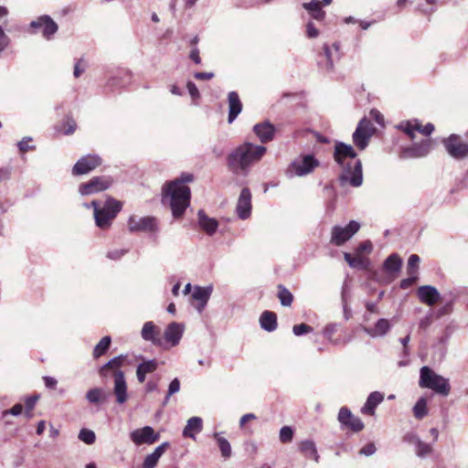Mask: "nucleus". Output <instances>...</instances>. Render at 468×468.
<instances>
[{
  "label": "nucleus",
  "instance_id": "21",
  "mask_svg": "<svg viewBox=\"0 0 468 468\" xmlns=\"http://www.w3.org/2000/svg\"><path fill=\"white\" fill-rule=\"evenodd\" d=\"M253 132L262 144H266L273 140L276 129L271 122H263L255 124Z\"/></svg>",
  "mask_w": 468,
  "mask_h": 468
},
{
  "label": "nucleus",
  "instance_id": "16",
  "mask_svg": "<svg viewBox=\"0 0 468 468\" xmlns=\"http://www.w3.org/2000/svg\"><path fill=\"white\" fill-rule=\"evenodd\" d=\"M338 421L354 432H359L364 429V423L360 418L352 414L346 407H342L338 413Z\"/></svg>",
  "mask_w": 468,
  "mask_h": 468
},
{
  "label": "nucleus",
  "instance_id": "11",
  "mask_svg": "<svg viewBox=\"0 0 468 468\" xmlns=\"http://www.w3.org/2000/svg\"><path fill=\"white\" fill-rule=\"evenodd\" d=\"M30 27L35 33L41 32L42 36L47 39H50L58 29L57 23L48 15L40 16L36 20H33L30 23Z\"/></svg>",
  "mask_w": 468,
  "mask_h": 468
},
{
  "label": "nucleus",
  "instance_id": "20",
  "mask_svg": "<svg viewBox=\"0 0 468 468\" xmlns=\"http://www.w3.org/2000/svg\"><path fill=\"white\" fill-rule=\"evenodd\" d=\"M142 337L146 341H151L154 346H163V337L161 329L153 322H146L142 329Z\"/></svg>",
  "mask_w": 468,
  "mask_h": 468
},
{
  "label": "nucleus",
  "instance_id": "34",
  "mask_svg": "<svg viewBox=\"0 0 468 468\" xmlns=\"http://www.w3.org/2000/svg\"><path fill=\"white\" fill-rule=\"evenodd\" d=\"M300 452L304 455L305 458L313 459L316 463L319 461V455L313 441L306 440L301 441L299 444Z\"/></svg>",
  "mask_w": 468,
  "mask_h": 468
},
{
  "label": "nucleus",
  "instance_id": "2",
  "mask_svg": "<svg viewBox=\"0 0 468 468\" xmlns=\"http://www.w3.org/2000/svg\"><path fill=\"white\" fill-rule=\"evenodd\" d=\"M266 152L265 146L246 142L229 153L227 165L234 174H247L250 167L260 162Z\"/></svg>",
  "mask_w": 468,
  "mask_h": 468
},
{
  "label": "nucleus",
  "instance_id": "40",
  "mask_svg": "<svg viewBox=\"0 0 468 468\" xmlns=\"http://www.w3.org/2000/svg\"><path fill=\"white\" fill-rule=\"evenodd\" d=\"M414 417L418 420L423 419L428 414L427 400L425 398H420L413 407Z\"/></svg>",
  "mask_w": 468,
  "mask_h": 468
},
{
  "label": "nucleus",
  "instance_id": "5",
  "mask_svg": "<svg viewBox=\"0 0 468 468\" xmlns=\"http://www.w3.org/2000/svg\"><path fill=\"white\" fill-rule=\"evenodd\" d=\"M419 385L423 388H430L437 394L448 396L451 391V386L448 379L435 373L429 367L420 368Z\"/></svg>",
  "mask_w": 468,
  "mask_h": 468
},
{
  "label": "nucleus",
  "instance_id": "46",
  "mask_svg": "<svg viewBox=\"0 0 468 468\" xmlns=\"http://www.w3.org/2000/svg\"><path fill=\"white\" fill-rule=\"evenodd\" d=\"M138 367L145 374L153 373L157 369V362L155 359L144 361Z\"/></svg>",
  "mask_w": 468,
  "mask_h": 468
},
{
  "label": "nucleus",
  "instance_id": "3",
  "mask_svg": "<svg viewBox=\"0 0 468 468\" xmlns=\"http://www.w3.org/2000/svg\"><path fill=\"white\" fill-rule=\"evenodd\" d=\"M179 182H166L162 189L163 202H169L174 218H181L190 205L191 191L188 186H180Z\"/></svg>",
  "mask_w": 468,
  "mask_h": 468
},
{
  "label": "nucleus",
  "instance_id": "33",
  "mask_svg": "<svg viewBox=\"0 0 468 468\" xmlns=\"http://www.w3.org/2000/svg\"><path fill=\"white\" fill-rule=\"evenodd\" d=\"M210 292L208 288L197 287L192 293V298L197 302L196 307L199 312L206 306L209 299Z\"/></svg>",
  "mask_w": 468,
  "mask_h": 468
},
{
  "label": "nucleus",
  "instance_id": "61",
  "mask_svg": "<svg viewBox=\"0 0 468 468\" xmlns=\"http://www.w3.org/2000/svg\"><path fill=\"white\" fill-rule=\"evenodd\" d=\"M432 323V314L426 315L420 321L419 326L420 329H427Z\"/></svg>",
  "mask_w": 468,
  "mask_h": 468
},
{
  "label": "nucleus",
  "instance_id": "49",
  "mask_svg": "<svg viewBox=\"0 0 468 468\" xmlns=\"http://www.w3.org/2000/svg\"><path fill=\"white\" fill-rule=\"evenodd\" d=\"M31 141L30 137H26L18 143V149L22 154L35 149V146L29 144Z\"/></svg>",
  "mask_w": 468,
  "mask_h": 468
},
{
  "label": "nucleus",
  "instance_id": "54",
  "mask_svg": "<svg viewBox=\"0 0 468 468\" xmlns=\"http://www.w3.org/2000/svg\"><path fill=\"white\" fill-rule=\"evenodd\" d=\"M23 411V405L20 403H17L14 405L10 410H5L3 412V417H6L8 414H12L14 416H18Z\"/></svg>",
  "mask_w": 468,
  "mask_h": 468
},
{
  "label": "nucleus",
  "instance_id": "10",
  "mask_svg": "<svg viewBox=\"0 0 468 468\" xmlns=\"http://www.w3.org/2000/svg\"><path fill=\"white\" fill-rule=\"evenodd\" d=\"M432 147L433 140L430 138L424 139L420 143L403 148L400 151L399 157L403 159L423 157L431 152Z\"/></svg>",
  "mask_w": 468,
  "mask_h": 468
},
{
  "label": "nucleus",
  "instance_id": "26",
  "mask_svg": "<svg viewBox=\"0 0 468 468\" xmlns=\"http://www.w3.org/2000/svg\"><path fill=\"white\" fill-rule=\"evenodd\" d=\"M384 400V395L378 391H374L369 394L367 399L363 406L361 411L366 415H374L375 409Z\"/></svg>",
  "mask_w": 468,
  "mask_h": 468
},
{
  "label": "nucleus",
  "instance_id": "31",
  "mask_svg": "<svg viewBox=\"0 0 468 468\" xmlns=\"http://www.w3.org/2000/svg\"><path fill=\"white\" fill-rule=\"evenodd\" d=\"M202 419L199 417H192L187 420L183 431V436L195 439V435L202 431Z\"/></svg>",
  "mask_w": 468,
  "mask_h": 468
},
{
  "label": "nucleus",
  "instance_id": "19",
  "mask_svg": "<svg viewBox=\"0 0 468 468\" xmlns=\"http://www.w3.org/2000/svg\"><path fill=\"white\" fill-rule=\"evenodd\" d=\"M419 300L429 306L437 303L441 299V294L438 290L431 285H422L417 290Z\"/></svg>",
  "mask_w": 468,
  "mask_h": 468
},
{
  "label": "nucleus",
  "instance_id": "47",
  "mask_svg": "<svg viewBox=\"0 0 468 468\" xmlns=\"http://www.w3.org/2000/svg\"><path fill=\"white\" fill-rule=\"evenodd\" d=\"M337 330H338L337 324H329L324 329V335L328 340L336 343L338 340L334 339V335L337 332Z\"/></svg>",
  "mask_w": 468,
  "mask_h": 468
},
{
  "label": "nucleus",
  "instance_id": "64",
  "mask_svg": "<svg viewBox=\"0 0 468 468\" xmlns=\"http://www.w3.org/2000/svg\"><path fill=\"white\" fill-rule=\"evenodd\" d=\"M196 80H208L214 77V73L212 72H197L194 75Z\"/></svg>",
  "mask_w": 468,
  "mask_h": 468
},
{
  "label": "nucleus",
  "instance_id": "14",
  "mask_svg": "<svg viewBox=\"0 0 468 468\" xmlns=\"http://www.w3.org/2000/svg\"><path fill=\"white\" fill-rule=\"evenodd\" d=\"M130 438L136 445L153 444L159 440L160 435L155 433L152 427L145 426L132 431Z\"/></svg>",
  "mask_w": 468,
  "mask_h": 468
},
{
  "label": "nucleus",
  "instance_id": "18",
  "mask_svg": "<svg viewBox=\"0 0 468 468\" xmlns=\"http://www.w3.org/2000/svg\"><path fill=\"white\" fill-rule=\"evenodd\" d=\"M127 356L123 355L112 358L100 368L99 374L102 378H107L111 375L115 378L118 373L122 372L121 367L124 365Z\"/></svg>",
  "mask_w": 468,
  "mask_h": 468
},
{
  "label": "nucleus",
  "instance_id": "28",
  "mask_svg": "<svg viewBox=\"0 0 468 468\" xmlns=\"http://www.w3.org/2000/svg\"><path fill=\"white\" fill-rule=\"evenodd\" d=\"M197 216L200 228L207 235H213L218 229V222L215 218H208L203 210H199Z\"/></svg>",
  "mask_w": 468,
  "mask_h": 468
},
{
  "label": "nucleus",
  "instance_id": "6",
  "mask_svg": "<svg viewBox=\"0 0 468 468\" xmlns=\"http://www.w3.org/2000/svg\"><path fill=\"white\" fill-rule=\"evenodd\" d=\"M441 144L452 158L462 160L468 157V142L463 141L459 134L452 133L443 138Z\"/></svg>",
  "mask_w": 468,
  "mask_h": 468
},
{
  "label": "nucleus",
  "instance_id": "27",
  "mask_svg": "<svg viewBox=\"0 0 468 468\" xmlns=\"http://www.w3.org/2000/svg\"><path fill=\"white\" fill-rule=\"evenodd\" d=\"M391 325L388 319H378L373 327H363V330L371 337L385 335L390 329Z\"/></svg>",
  "mask_w": 468,
  "mask_h": 468
},
{
  "label": "nucleus",
  "instance_id": "29",
  "mask_svg": "<svg viewBox=\"0 0 468 468\" xmlns=\"http://www.w3.org/2000/svg\"><path fill=\"white\" fill-rule=\"evenodd\" d=\"M260 324L267 332L274 331L278 326L276 314L271 311H264L260 317Z\"/></svg>",
  "mask_w": 468,
  "mask_h": 468
},
{
  "label": "nucleus",
  "instance_id": "60",
  "mask_svg": "<svg viewBox=\"0 0 468 468\" xmlns=\"http://www.w3.org/2000/svg\"><path fill=\"white\" fill-rule=\"evenodd\" d=\"M452 310V306L451 303H446L442 307L437 310L436 312V317L440 318L441 316L449 314Z\"/></svg>",
  "mask_w": 468,
  "mask_h": 468
},
{
  "label": "nucleus",
  "instance_id": "43",
  "mask_svg": "<svg viewBox=\"0 0 468 468\" xmlns=\"http://www.w3.org/2000/svg\"><path fill=\"white\" fill-rule=\"evenodd\" d=\"M420 257L417 254H412L408 260L407 271L409 275H416L419 268Z\"/></svg>",
  "mask_w": 468,
  "mask_h": 468
},
{
  "label": "nucleus",
  "instance_id": "48",
  "mask_svg": "<svg viewBox=\"0 0 468 468\" xmlns=\"http://www.w3.org/2000/svg\"><path fill=\"white\" fill-rule=\"evenodd\" d=\"M313 330L314 329L311 325L303 324V323L295 324L292 327V332L295 335H302L304 334H309V333H312Z\"/></svg>",
  "mask_w": 468,
  "mask_h": 468
},
{
  "label": "nucleus",
  "instance_id": "17",
  "mask_svg": "<svg viewBox=\"0 0 468 468\" xmlns=\"http://www.w3.org/2000/svg\"><path fill=\"white\" fill-rule=\"evenodd\" d=\"M251 193L248 187H244L239 197L236 212L239 218L247 219L251 214Z\"/></svg>",
  "mask_w": 468,
  "mask_h": 468
},
{
  "label": "nucleus",
  "instance_id": "37",
  "mask_svg": "<svg viewBox=\"0 0 468 468\" xmlns=\"http://www.w3.org/2000/svg\"><path fill=\"white\" fill-rule=\"evenodd\" d=\"M112 338L109 335L102 337L100 342L95 346L92 356L95 359L105 355L110 348Z\"/></svg>",
  "mask_w": 468,
  "mask_h": 468
},
{
  "label": "nucleus",
  "instance_id": "25",
  "mask_svg": "<svg viewBox=\"0 0 468 468\" xmlns=\"http://www.w3.org/2000/svg\"><path fill=\"white\" fill-rule=\"evenodd\" d=\"M228 101L229 109L228 121L229 123H231L241 112L242 102L237 91H230L228 94Z\"/></svg>",
  "mask_w": 468,
  "mask_h": 468
},
{
  "label": "nucleus",
  "instance_id": "12",
  "mask_svg": "<svg viewBox=\"0 0 468 468\" xmlns=\"http://www.w3.org/2000/svg\"><path fill=\"white\" fill-rule=\"evenodd\" d=\"M101 163L102 160L98 154L84 155L74 165L72 168V175L81 176L88 174L99 167Z\"/></svg>",
  "mask_w": 468,
  "mask_h": 468
},
{
  "label": "nucleus",
  "instance_id": "45",
  "mask_svg": "<svg viewBox=\"0 0 468 468\" xmlns=\"http://www.w3.org/2000/svg\"><path fill=\"white\" fill-rule=\"evenodd\" d=\"M280 441L282 443H289L293 438V430L289 426H283L280 431Z\"/></svg>",
  "mask_w": 468,
  "mask_h": 468
},
{
  "label": "nucleus",
  "instance_id": "23",
  "mask_svg": "<svg viewBox=\"0 0 468 468\" xmlns=\"http://www.w3.org/2000/svg\"><path fill=\"white\" fill-rule=\"evenodd\" d=\"M113 393L116 396V401L119 404L124 403L127 399V384L124 378V373L120 372L114 378Z\"/></svg>",
  "mask_w": 468,
  "mask_h": 468
},
{
  "label": "nucleus",
  "instance_id": "9",
  "mask_svg": "<svg viewBox=\"0 0 468 468\" xmlns=\"http://www.w3.org/2000/svg\"><path fill=\"white\" fill-rule=\"evenodd\" d=\"M360 229V224L351 220L346 227L335 226L331 231L330 242L335 246H342L348 241Z\"/></svg>",
  "mask_w": 468,
  "mask_h": 468
},
{
  "label": "nucleus",
  "instance_id": "63",
  "mask_svg": "<svg viewBox=\"0 0 468 468\" xmlns=\"http://www.w3.org/2000/svg\"><path fill=\"white\" fill-rule=\"evenodd\" d=\"M369 114L378 124L384 123V117L377 109H372Z\"/></svg>",
  "mask_w": 468,
  "mask_h": 468
},
{
  "label": "nucleus",
  "instance_id": "15",
  "mask_svg": "<svg viewBox=\"0 0 468 468\" xmlns=\"http://www.w3.org/2000/svg\"><path fill=\"white\" fill-rule=\"evenodd\" d=\"M318 165V160L313 155H305L301 160L292 163L289 171L296 176H302L311 173Z\"/></svg>",
  "mask_w": 468,
  "mask_h": 468
},
{
  "label": "nucleus",
  "instance_id": "35",
  "mask_svg": "<svg viewBox=\"0 0 468 468\" xmlns=\"http://www.w3.org/2000/svg\"><path fill=\"white\" fill-rule=\"evenodd\" d=\"M344 258L348 265L352 268L367 270L368 267V260L360 254L353 256L348 252H345Z\"/></svg>",
  "mask_w": 468,
  "mask_h": 468
},
{
  "label": "nucleus",
  "instance_id": "53",
  "mask_svg": "<svg viewBox=\"0 0 468 468\" xmlns=\"http://www.w3.org/2000/svg\"><path fill=\"white\" fill-rule=\"evenodd\" d=\"M179 389H180V381L177 378L173 379L171 381V383L169 384L168 392H167L165 399L167 400L171 395L176 393L177 391H179Z\"/></svg>",
  "mask_w": 468,
  "mask_h": 468
},
{
  "label": "nucleus",
  "instance_id": "39",
  "mask_svg": "<svg viewBox=\"0 0 468 468\" xmlns=\"http://www.w3.org/2000/svg\"><path fill=\"white\" fill-rule=\"evenodd\" d=\"M214 439L217 441V444L220 450L222 457H224L225 459L229 458L231 456L232 451H231V446H230V443L229 442V441L227 439H225L224 437L220 436V434L217 433V432L214 433Z\"/></svg>",
  "mask_w": 468,
  "mask_h": 468
},
{
  "label": "nucleus",
  "instance_id": "44",
  "mask_svg": "<svg viewBox=\"0 0 468 468\" xmlns=\"http://www.w3.org/2000/svg\"><path fill=\"white\" fill-rule=\"evenodd\" d=\"M79 439L86 444H92L95 441L96 436L91 430L81 429L79 433Z\"/></svg>",
  "mask_w": 468,
  "mask_h": 468
},
{
  "label": "nucleus",
  "instance_id": "13",
  "mask_svg": "<svg viewBox=\"0 0 468 468\" xmlns=\"http://www.w3.org/2000/svg\"><path fill=\"white\" fill-rule=\"evenodd\" d=\"M399 128L403 131L410 140L415 138V132H419L425 136L431 135L434 132V125L431 122L422 125L418 120L403 122Z\"/></svg>",
  "mask_w": 468,
  "mask_h": 468
},
{
  "label": "nucleus",
  "instance_id": "55",
  "mask_svg": "<svg viewBox=\"0 0 468 468\" xmlns=\"http://www.w3.org/2000/svg\"><path fill=\"white\" fill-rule=\"evenodd\" d=\"M417 279L415 274L410 275V277L401 280L400 288L403 290L410 288L416 282Z\"/></svg>",
  "mask_w": 468,
  "mask_h": 468
},
{
  "label": "nucleus",
  "instance_id": "4",
  "mask_svg": "<svg viewBox=\"0 0 468 468\" xmlns=\"http://www.w3.org/2000/svg\"><path fill=\"white\" fill-rule=\"evenodd\" d=\"M90 206L93 207L95 224L101 229H108L122 208V203L112 197L106 199L101 207L96 200Z\"/></svg>",
  "mask_w": 468,
  "mask_h": 468
},
{
  "label": "nucleus",
  "instance_id": "38",
  "mask_svg": "<svg viewBox=\"0 0 468 468\" xmlns=\"http://www.w3.org/2000/svg\"><path fill=\"white\" fill-rule=\"evenodd\" d=\"M277 289V297L279 298L281 304L285 307L291 306L293 302L292 293L282 284H279Z\"/></svg>",
  "mask_w": 468,
  "mask_h": 468
},
{
  "label": "nucleus",
  "instance_id": "32",
  "mask_svg": "<svg viewBox=\"0 0 468 468\" xmlns=\"http://www.w3.org/2000/svg\"><path fill=\"white\" fill-rule=\"evenodd\" d=\"M303 7L310 13L314 19L317 21H323L325 17V12L322 9L321 2L318 0H312L309 3H303Z\"/></svg>",
  "mask_w": 468,
  "mask_h": 468
},
{
  "label": "nucleus",
  "instance_id": "50",
  "mask_svg": "<svg viewBox=\"0 0 468 468\" xmlns=\"http://www.w3.org/2000/svg\"><path fill=\"white\" fill-rule=\"evenodd\" d=\"M158 458L154 454H148L143 463V468H154L158 463Z\"/></svg>",
  "mask_w": 468,
  "mask_h": 468
},
{
  "label": "nucleus",
  "instance_id": "59",
  "mask_svg": "<svg viewBox=\"0 0 468 468\" xmlns=\"http://www.w3.org/2000/svg\"><path fill=\"white\" fill-rule=\"evenodd\" d=\"M86 62L83 58H80L74 66V76L76 78H79L81 73L85 70Z\"/></svg>",
  "mask_w": 468,
  "mask_h": 468
},
{
  "label": "nucleus",
  "instance_id": "51",
  "mask_svg": "<svg viewBox=\"0 0 468 468\" xmlns=\"http://www.w3.org/2000/svg\"><path fill=\"white\" fill-rule=\"evenodd\" d=\"M37 396L29 397L25 401L26 414L29 417L37 400Z\"/></svg>",
  "mask_w": 468,
  "mask_h": 468
},
{
  "label": "nucleus",
  "instance_id": "52",
  "mask_svg": "<svg viewBox=\"0 0 468 468\" xmlns=\"http://www.w3.org/2000/svg\"><path fill=\"white\" fill-rule=\"evenodd\" d=\"M186 87L193 101L198 100L200 98L199 90L194 82L188 81Z\"/></svg>",
  "mask_w": 468,
  "mask_h": 468
},
{
  "label": "nucleus",
  "instance_id": "7",
  "mask_svg": "<svg viewBox=\"0 0 468 468\" xmlns=\"http://www.w3.org/2000/svg\"><path fill=\"white\" fill-rule=\"evenodd\" d=\"M375 128L370 120L363 118L358 122L353 133V143L359 150H364L368 145Z\"/></svg>",
  "mask_w": 468,
  "mask_h": 468
},
{
  "label": "nucleus",
  "instance_id": "41",
  "mask_svg": "<svg viewBox=\"0 0 468 468\" xmlns=\"http://www.w3.org/2000/svg\"><path fill=\"white\" fill-rule=\"evenodd\" d=\"M77 128L76 122L72 119L68 117L66 122L61 124L58 128V132L62 133L63 134L69 135L72 134Z\"/></svg>",
  "mask_w": 468,
  "mask_h": 468
},
{
  "label": "nucleus",
  "instance_id": "56",
  "mask_svg": "<svg viewBox=\"0 0 468 468\" xmlns=\"http://www.w3.org/2000/svg\"><path fill=\"white\" fill-rule=\"evenodd\" d=\"M194 180V176L192 174L183 173L178 178H176L174 181L179 182L180 186H186V184L192 182Z\"/></svg>",
  "mask_w": 468,
  "mask_h": 468
},
{
  "label": "nucleus",
  "instance_id": "62",
  "mask_svg": "<svg viewBox=\"0 0 468 468\" xmlns=\"http://www.w3.org/2000/svg\"><path fill=\"white\" fill-rule=\"evenodd\" d=\"M8 42V37L5 34L3 28L0 27V52L7 47Z\"/></svg>",
  "mask_w": 468,
  "mask_h": 468
},
{
  "label": "nucleus",
  "instance_id": "8",
  "mask_svg": "<svg viewBox=\"0 0 468 468\" xmlns=\"http://www.w3.org/2000/svg\"><path fill=\"white\" fill-rule=\"evenodd\" d=\"M112 184L113 179L110 176H93L80 186L79 192L83 196L92 195L109 189Z\"/></svg>",
  "mask_w": 468,
  "mask_h": 468
},
{
  "label": "nucleus",
  "instance_id": "24",
  "mask_svg": "<svg viewBox=\"0 0 468 468\" xmlns=\"http://www.w3.org/2000/svg\"><path fill=\"white\" fill-rule=\"evenodd\" d=\"M183 330L184 328L180 324L171 323L165 331L163 341L165 340L171 346H176L182 337Z\"/></svg>",
  "mask_w": 468,
  "mask_h": 468
},
{
  "label": "nucleus",
  "instance_id": "58",
  "mask_svg": "<svg viewBox=\"0 0 468 468\" xmlns=\"http://www.w3.org/2000/svg\"><path fill=\"white\" fill-rule=\"evenodd\" d=\"M319 35V30L315 27L313 22H308L306 25V36L309 38L317 37Z\"/></svg>",
  "mask_w": 468,
  "mask_h": 468
},
{
  "label": "nucleus",
  "instance_id": "42",
  "mask_svg": "<svg viewBox=\"0 0 468 468\" xmlns=\"http://www.w3.org/2000/svg\"><path fill=\"white\" fill-rule=\"evenodd\" d=\"M431 452H432V447L430 444L423 442L420 440L417 441L416 453L418 456L424 457L426 455L431 454Z\"/></svg>",
  "mask_w": 468,
  "mask_h": 468
},
{
  "label": "nucleus",
  "instance_id": "30",
  "mask_svg": "<svg viewBox=\"0 0 468 468\" xmlns=\"http://www.w3.org/2000/svg\"><path fill=\"white\" fill-rule=\"evenodd\" d=\"M109 393H107L103 388H90L86 393L87 400L93 405H100L105 403L108 399Z\"/></svg>",
  "mask_w": 468,
  "mask_h": 468
},
{
  "label": "nucleus",
  "instance_id": "57",
  "mask_svg": "<svg viewBox=\"0 0 468 468\" xmlns=\"http://www.w3.org/2000/svg\"><path fill=\"white\" fill-rule=\"evenodd\" d=\"M376 451H377V448H376L375 444L373 442H369V443H367L365 446H363L360 449L359 453L366 455V456H370L373 453H375Z\"/></svg>",
  "mask_w": 468,
  "mask_h": 468
},
{
  "label": "nucleus",
  "instance_id": "22",
  "mask_svg": "<svg viewBox=\"0 0 468 468\" xmlns=\"http://www.w3.org/2000/svg\"><path fill=\"white\" fill-rule=\"evenodd\" d=\"M129 229L131 231H155L157 229V223L155 218L145 217L142 218L139 221L131 219L129 221Z\"/></svg>",
  "mask_w": 468,
  "mask_h": 468
},
{
  "label": "nucleus",
  "instance_id": "1",
  "mask_svg": "<svg viewBox=\"0 0 468 468\" xmlns=\"http://www.w3.org/2000/svg\"><path fill=\"white\" fill-rule=\"evenodd\" d=\"M356 156L351 145L341 142L335 144L334 159L343 169L339 176L343 186L348 183L353 187H358L363 183L362 163Z\"/></svg>",
  "mask_w": 468,
  "mask_h": 468
},
{
  "label": "nucleus",
  "instance_id": "36",
  "mask_svg": "<svg viewBox=\"0 0 468 468\" xmlns=\"http://www.w3.org/2000/svg\"><path fill=\"white\" fill-rule=\"evenodd\" d=\"M401 266L402 261L396 253L389 255L383 264L384 270L390 274L399 272L401 269Z\"/></svg>",
  "mask_w": 468,
  "mask_h": 468
}]
</instances>
